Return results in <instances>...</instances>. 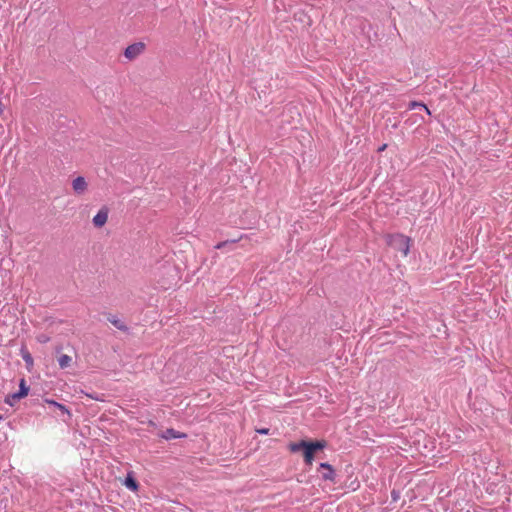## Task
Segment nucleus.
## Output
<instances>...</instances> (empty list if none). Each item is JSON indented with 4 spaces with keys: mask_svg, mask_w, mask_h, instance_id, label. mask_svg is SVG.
<instances>
[{
    "mask_svg": "<svg viewBox=\"0 0 512 512\" xmlns=\"http://www.w3.org/2000/svg\"><path fill=\"white\" fill-rule=\"evenodd\" d=\"M289 449L294 453L300 452L304 458L305 464L310 466L312 465L315 453L320 451V440H315L313 442L301 440L296 443H291L289 445Z\"/></svg>",
    "mask_w": 512,
    "mask_h": 512,
    "instance_id": "1",
    "label": "nucleus"
},
{
    "mask_svg": "<svg viewBox=\"0 0 512 512\" xmlns=\"http://www.w3.org/2000/svg\"><path fill=\"white\" fill-rule=\"evenodd\" d=\"M388 244L395 250L401 252L403 256H407L410 250V238L403 234L389 235Z\"/></svg>",
    "mask_w": 512,
    "mask_h": 512,
    "instance_id": "2",
    "label": "nucleus"
},
{
    "mask_svg": "<svg viewBox=\"0 0 512 512\" xmlns=\"http://www.w3.org/2000/svg\"><path fill=\"white\" fill-rule=\"evenodd\" d=\"M322 480L329 481L332 485L340 481L339 475L328 463H322Z\"/></svg>",
    "mask_w": 512,
    "mask_h": 512,
    "instance_id": "3",
    "label": "nucleus"
},
{
    "mask_svg": "<svg viewBox=\"0 0 512 512\" xmlns=\"http://www.w3.org/2000/svg\"><path fill=\"white\" fill-rule=\"evenodd\" d=\"M145 49V44L142 42H137L129 45L124 52V55L129 60H133L137 58Z\"/></svg>",
    "mask_w": 512,
    "mask_h": 512,
    "instance_id": "4",
    "label": "nucleus"
},
{
    "mask_svg": "<svg viewBox=\"0 0 512 512\" xmlns=\"http://www.w3.org/2000/svg\"><path fill=\"white\" fill-rule=\"evenodd\" d=\"M108 219V209L103 207L101 208L98 213L93 217V224L95 227H102L106 224Z\"/></svg>",
    "mask_w": 512,
    "mask_h": 512,
    "instance_id": "5",
    "label": "nucleus"
},
{
    "mask_svg": "<svg viewBox=\"0 0 512 512\" xmlns=\"http://www.w3.org/2000/svg\"><path fill=\"white\" fill-rule=\"evenodd\" d=\"M72 187L76 194L81 195L87 189V182L84 177L78 176L73 180Z\"/></svg>",
    "mask_w": 512,
    "mask_h": 512,
    "instance_id": "6",
    "label": "nucleus"
},
{
    "mask_svg": "<svg viewBox=\"0 0 512 512\" xmlns=\"http://www.w3.org/2000/svg\"><path fill=\"white\" fill-rule=\"evenodd\" d=\"M162 438H164L165 440H171V439H177V438H183L185 437L186 435L183 434V433H180L172 428H169V429H166L163 433H162Z\"/></svg>",
    "mask_w": 512,
    "mask_h": 512,
    "instance_id": "7",
    "label": "nucleus"
},
{
    "mask_svg": "<svg viewBox=\"0 0 512 512\" xmlns=\"http://www.w3.org/2000/svg\"><path fill=\"white\" fill-rule=\"evenodd\" d=\"M124 485L131 491L138 490L139 484L131 473L125 478Z\"/></svg>",
    "mask_w": 512,
    "mask_h": 512,
    "instance_id": "8",
    "label": "nucleus"
},
{
    "mask_svg": "<svg viewBox=\"0 0 512 512\" xmlns=\"http://www.w3.org/2000/svg\"><path fill=\"white\" fill-rule=\"evenodd\" d=\"M107 320L112 325H114L117 329H119L121 331H127L128 330V327L125 325V323L123 321H121L120 319L116 318L113 315L108 316Z\"/></svg>",
    "mask_w": 512,
    "mask_h": 512,
    "instance_id": "9",
    "label": "nucleus"
},
{
    "mask_svg": "<svg viewBox=\"0 0 512 512\" xmlns=\"http://www.w3.org/2000/svg\"><path fill=\"white\" fill-rule=\"evenodd\" d=\"M408 109L409 110H413V109H423L426 111V113L428 115H430V110L427 108V106L422 103V102H419V101H411L409 104H408Z\"/></svg>",
    "mask_w": 512,
    "mask_h": 512,
    "instance_id": "10",
    "label": "nucleus"
},
{
    "mask_svg": "<svg viewBox=\"0 0 512 512\" xmlns=\"http://www.w3.org/2000/svg\"><path fill=\"white\" fill-rule=\"evenodd\" d=\"M72 358L66 354L61 355L58 358V364L60 368L65 369L70 366Z\"/></svg>",
    "mask_w": 512,
    "mask_h": 512,
    "instance_id": "11",
    "label": "nucleus"
},
{
    "mask_svg": "<svg viewBox=\"0 0 512 512\" xmlns=\"http://www.w3.org/2000/svg\"><path fill=\"white\" fill-rule=\"evenodd\" d=\"M44 401L47 404H49V405L55 407L56 409L60 410L62 413H66V414H68V416H70L69 410L64 405H62V404H60V403H58V402H56L54 400H50V399H45Z\"/></svg>",
    "mask_w": 512,
    "mask_h": 512,
    "instance_id": "12",
    "label": "nucleus"
},
{
    "mask_svg": "<svg viewBox=\"0 0 512 512\" xmlns=\"http://www.w3.org/2000/svg\"><path fill=\"white\" fill-rule=\"evenodd\" d=\"M18 395L22 398H24L25 396L28 395L29 393V386L26 385V381L24 378H22L20 380V383H19V391L17 392Z\"/></svg>",
    "mask_w": 512,
    "mask_h": 512,
    "instance_id": "13",
    "label": "nucleus"
},
{
    "mask_svg": "<svg viewBox=\"0 0 512 512\" xmlns=\"http://www.w3.org/2000/svg\"><path fill=\"white\" fill-rule=\"evenodd\" d=\"M20 399H22V397H20L18 395V393H13L12 395H8L5 399V403L10 405V406H13L15 404V402L19 401Z\"/></svg>",
    "mask_w": 512,
    "mask_h": 512,
    "instance_id": "14",
    "label": "nucleus"
},
{
    "mask_svg": "<svg viewBox=\"0 0 512 512\" xmlns=\"http://www.w3.org/2000/svg\"><path fill=\"white\" fill-rule=\"evenodd\" d=\"M21 356H22V359L24 360V362L28 366L33 365V358L31 356V354L26 349L21 350Z\"/></svg>",
    "mask_w": 512,
    "mask_h": 512,
    "instance_id": "15",
    "label": "nucleus"
},
{
    "mask_svg": "<svg viewBox=\"0 0 512 512\" xmlns=\"http://www.w3.org/2000/svg\"><path fill=\"white\" fill-rule=\"evenodd\" d=\"M391 494H392L393 500H397L398 499V493L396 491L393 490Z\"/></svg>",
    "mask_w": 512,
    "mask_h": 512,
    "instance_id": "16",
    "label": "nucleus"
},
{
    "mask_svg": "<svg viewBox=\"0 0 512 512\" xmlns=\"http://www.w3.org/2000/svg\"><path fill=\"white\" fill-rule=\"evenodd\" d=\"M226 243H227V242H221V243H219V244H217V245H216V248H217V249H221L223 246H225V245H226Z\"/></svg>",
    "mask_w": 512,
    "mask_h": 512,
    "instance_id": "17",
    "label": "nucleus"
},
{
    "mask_svg": "<svg viewBox=\"0 0 512 512\" xmlns=\"http://www.w3.org/2000/svg\"><path fill=\"white\" fill-rule=\"evenodd\" d=\"M259 433L261 434H268L269 433V429H261V430H258Z\"/></svg>",
    "mask_w": 512,
    "mask_h": 512,
    "instance_id": "18",
    "label": "nucleus"
},
{
    "mask_svg": "<svg viewBox=\"0 0 512 512\" xmlns=\"http://www.w3.org/2000/svg\"><path fill=\"white\" fill-rule=\"evenodd\" d=\"M321 447H322V450L325 448V442L323 440H322Z\"/></svg>",
    "mask_w": 512,
    "mask_h": 512,
    "instance_id": "19",
    "label": "nucleus"
}]
</instances>
